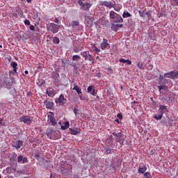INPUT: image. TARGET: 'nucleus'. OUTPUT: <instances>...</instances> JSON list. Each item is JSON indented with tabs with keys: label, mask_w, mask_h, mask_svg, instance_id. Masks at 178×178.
<instances>
[{
	"label": "nucleus",
	"mask_w": 178,
	"mask_h": 178,
	"mask_svg": "<svg viewBox=\"0 0 178 178\" xmlns=\"http://www.w3.org/2000/svg\"><path fill=\"white\" fill-rule=\"evenodd\" d=\"M92 95H97V92H95V89H93L91 92Z\"/></svg>",
	"instance_id": "3c124183"
},
{
	"label": "nucleus",
	"mask_w": 178,
	"mask_h": 178,
	"mask_svg": "<svg viewBox=\"0 0 178 178\" xmlns=\"http://www.w3.org/2000/svg\"><path fill=\"white\" fill-rule=\"evenodd\" d=\"M44 84H45V81L42 80V82L40 83H39V86H44Z\"/></svg>",
	"instance_id": "603ef678"
},
{
	"label": "nucleus",
	"mask_w": 178,
	"mask_h": 178,
	"mask_svg": "<svg viewBox=\"0 0 178 178\" xmlns=\"http://www.w3.org/2000/svg\"><path fill=\"white\" fill-rule=\"evenodd\" d=\"M166 74H170L169 79H171V80H175V79H178V71L177 70H174L171 72H168L165 73Z\"/></svg>",
	"instance_id": "1a4fd4ad"
},
{
	"label": "nucleus",
	"mask_w": 178,
	"mask_h": 178,
	"mask_svg": "<svg viewBox=\"0 0 178 178\" xmlns=\"http://www.w3.org/2000/svg\"><path fill=\"white\" fill-rule=\"evenodd\" d=\"M19 121L22 122L25 124H31V123H33V120H31V117H30L29 115H22V117H21L19 118Z\"/></svg>",
	"instance_id": "0eeeda50"
},
{
	"label": "nucleus",
	"mask_w": 178,
	"mask_h": 178,
	"mask_svg": "<svg viewBox=\"0 0 178 178\" xmlns=\"http://www.w3.org/2000/svg\"><path fill=\"white\" fill-rule=\"evenodd\" d=\"M145 178H152L151 173L149 172H146L143 174Z\"/></svg>",
	"instance_id": "f704fd0d"
},
{
	"label": "nucleus",
	"mask_w": 178,
	"mask_h": 178,
	"mask_svg": "<svg viewBox=\"0 0 178 178\" xmlns=\"http://www.w3.org/2000/svg\"><path fill=\"white\" fill-rule=\"evenodd\" d=\"M109 45L110 44H109V42H108V40L105 38H103V41L100 44L101 49H102V51H105L106 48L109 47Z\"/></svg>",
	"instance_id": "9b49d317"
},
{
	"label": "nucleus",
	"mask_w": 178,
	"mask_h": 178,
	"mask_svg": "<svg viewBox=\"0 0 178 178\" xmlns=\"http://www.w3.org/2000/svg\"><path fill=\"white\" fill-rule=\"evenodd\" d=\"M29 29L31 31H34L35 30V26H34V25H30Z\"/></svg>",
	"instance_id": "a18cd8bd"
},
{
	"label": "nucleus",
	"mask_w": 178,
	"mask_h": 178,
	"mask_svg": "<svg viewBox=\"0 0 178 178\" xmlns=\"http://www.w3.org/2000/svg\"><path fill=\"white\" fill-rule=\"evenodd\" d=\"M77 3L81 7V9L85 12H88L90 8L92 6V4L86 2V0H78Z\"/></svg>",
	"instance_id": "f03ea898"
},
{
	"label": "nucleus",
	"mask_w": 178,
	"mask_h": 178,
	"mask_svg": "<svg viewBox=\"0 0 178 178\" xmlns=\"http://www.w3.org/2000/svg\"><path fill=\"white\" fill-rule=\"evenodd\" d=\"M33 0H26V1L28 2V3H31V1H32Z\"/></svg>",
	"instance_id": "bf43d9fd"
},
{
	"label": "nucleus",
	"mask_w": 178,
	"mask_h": 178,
	"mask_svg": "<svg viewBox=\"0 0 178 178\" xmlns=\"http://www.w3.org/2000/svg\"><path fill=\"white\" fill-rule=\"evenodd\" d=\"M11 66L13 68V74H17V63L14 62L11 63Z\"/></svg>",
	"instance_id": "4be33fe9"
},
{
	"label": "nucleus",
	"mask_w": 178,
	"mask_h": 178,
	"mask_svg": "<svg viewBox=\"0 0 178 178\" xmlns=\"http://www.w3.org/2000/svg\"><path fill=\"white\" fill-rule=\"evenodd\" d=\"M73 66H74V67H76V63H74V64L73 65Z\"/></svg>",
	"instance_id": "e2e57ef3"
},
{
	"label": "nucleus",
	"mask_w": 178,
	"mask_h": 178,
	"mask_svg": "<svg viewBox=\"0 0 178 178\" xmlns=\"http://www.w3.org/2000/svg\"><path fill=\"white\" fill-rule=\"evenodd\" d=\"M111 29H114L115 31H118V24H111Z\"/></svg>",
	"instance_id": "ea45409f"
},
{
	"label": "nucleus",
	"mask_w": 178,
	"mask_h": 178,
	"mask_svg": "<svg viewBox=\"0 0 178 178\" xmlns=\"http://www.w3.org/2000/svg\"><path fill=\"white\" fill-rule=\"evenodd\" d=\"M35 143L36 144H41V143H42V140H41L40 139H37V138H35Z\"/></svg>",
	"instance_id": "c03bdc74"
},
{
	"label": "nucleus",
	"mask_w": 178,
	"mask_h": 178,
	"mask_svg": "<svg viewBox=\"0 0 178 178\" xmlns=\"http://www.w3.org/2000/svg\"><path fill=\"white\" fill-rule=\"evenodd\" d=\"M79 21H72V26L76 27V26H79Z\"/></svg>",
	"instance_id": "e433bc0d"
},
{
	"label": "nucleus",
	"mask_w": 178,
	"mask_h": 178,
	"mask_svg": "<svg viewBox=\"0 0 178 178\" xmlns=\"http://www.w3.org/2000/svg\"><path fill=\"white\" fill-rule=\"evenodd\" d=\"M0 178H2V177L1 176V175H0Z\"/></svg>",
	"instance_id": "774afa93"
},
{
	"label": "nucleus",
	"mask_w": 178,
	"mask_h": 178,
	"mask_svg": "<svg viewBox=\"0 0 178 178\" xmlns=\"http://www.w3.org/2000/svg\"><path fill=\"white\" fill-rule=\"evenodd\" d=\"M73 169V167L70 164H67L66 168L61 166L60 167V172L62 175L64 176H67L70 173H72V170Z\"/></svg>",
	"instance_id": "20e7f679"
},
{
	"label": "nucleus",
	"mask_w": 178,
	"mask_h": 178,
	"mask_svg": "<svg viewBox=\"0 0 178 178\" xmlns=\"http://www.w3.org/2000/svg\"><path fill=\"white\" fill-rule=\"evenodd\" d=\"M147 172V165L143 164L139 166V168L138 169V172L141 173L142 175H144Z\"/></svg>",
	"instance_id": "dca6fc26"
},
{
	"label": "nucleus",
	"mask_w": 178,
	"mask_h": 178,
	"mask_svg": "<svg viewBox=\"0 0 178 178\" xmlns=\"http://www.w3.org/2000/svg\"><path fill=\"white\" fill-rule=\"evenodd\" d=\"M172 96H173V94L172 93H169L166 95L165 99L168 101V102H172V101H173V99L172 98Z\"/></svg>",
	"instance_id": "393cba45"
},
{
	"label": "nucleus",
	"mask_w": 178,
	"mask_h": 178,
	"mask_svg": "<svg viewBox=\"0 0 178 178\" xmlns=\"http://www.w3.org/2000/svg\"><path fill=\"white\" fill-rule=\"evenodd\" d=\"M46 93L49 97H55V94H56V92H55V90H54V88H49L46 91Z\"/></svg>",
	"instance_id": "6ab92c4d"
},
{
	"label": "nucleus",
	"mask_w": 178,
	"mask_h": 178,
	"mask_svg": "<svg viewBox=\"0 0 178 178\" xmlns=\"http://www.w3.org/2000/svg\"><path fill=\"white\" fill-rule=\"evenodd\" d=\"M111 152H112V149H111V148L105 149V153L106 154V155H109V154H111Z\"/></svg>",
	"instance_id": "4c0bfd02"
},
{
	"label": "nucleus",
	"mask_w": 178,
	"mask_h": 178,
	"mask_svg": "<svg viewBox=\"0 0 178 178\" xmlns=\"http://www.w3.org/2000/svg\"><path fill=\"white\" fill-rule=\"evenodd\" d=\"M137 67L138 69H140L142 70H144V68L145 67V65L144 64V63L139 61L137 64Z\"/></svg>",
	"instance_id": "a878e982"
},
{
	"label": "nucleus",
	"mask_w": 178,
	"mask_h": 178,
	"mask_svg": "<svg viewBox=\"0 0 178 178\" xmlns=\"http://www.w3.org/2000/svg\"><path fill=\"white\" fill-rule=\"evenodd\" d=\"M27 162H28L27 158L22 157V163H27Z\"/></svg>",
	"instance_id": "de8ad7c7"
},
{
	"label": "nucleus",
	"mask_w": 178,
	"mask_h": 178,
	"mask_svg": "<svg viewBox=\"0 0 178 178\" xmlns=\"http://www.w3.org/2000/svg\"><path fill=\"white\" fill-rule=\"evenodd\" d=\"M70 126V124L69 123V122H65L64 125L61 126V129L62 130H66L69 129Z\"/></svg>",
	"instance_id": "cd10ccee"
},
{
	"label": "nucleus",
	"mask_w": 178,
	"mask_h": 178,
	"mask_svg": "<svg viewBox=\"0 0 178 178\" xmlns=\"http://www.w3.org/2000/svg\"><path fill=\"white\" fill-rule=\"evenodd\" d=\"M56 103L58 104L60 106L65 105L66 104V99L63 97V95H60L58 99L56 100Z\"/></svg>",
	"instance_id": "f8f14e48"
},
{
	"label": "nucleus",
	"mask_w": 178,
	"mask_h": 178,
	"mask_svg": "<svg viewBox=\"0 0 178 178\" xmlns=\"http://www.w3.org/2000/svg\"><path fill=\"white\" fill-rule=\"evenodd\" d=\"M81 55L83 56V58H85V60H89V62L94 63V57H92V55L90 54V51H83L81 53Z\"/></svg>",
	"instance_id": "39448f33"
},
{
	"label": "nucleus",
	"mask_w": 178,
	"mask_h": 178,
	"mask_svg": "<svg viewBox=\"0 0 178 178\" xmlns=\"http://www.w3.org/2000/svg\"><path fill=\"white\" fill-rule=\"evenodd\" d=\"M80 59V56L79 55H74L72 56V60H79Z\"/></svg>",
	"instance_id": "58836bf2"
},
{
	"label": "nucleus",
	"mask_w": 178,
	"mask_h": 178,
	"mask_svg": "<svg viewBox=\"0 0 178 178\" xmlns=\"http://www.w3.org/2000/svg\"><path fill=\"white\" fill-rule=\"evenodd\" d=\"M158 88L160 92L161 91H162V90H165V91H168V86L165 85H161L160 86H158Z\"/></svg>",
	"instance_id": "7c9ffc66"
},
{
	"label": "nucleus",
	"mask_w": 178,
	"mask_h": 178,
	"mask_svg": "<svg viewBox=\"0 0 178 178\" xmlns=\"http://www.w3.org/2000/svg\"><path fill=\"white\" fill-rule=\"evenodd\" d=\"M122 27H123V24H117V29L122 28Z\"/></svg>",
	"instance_id": "6e6d98bb"
},
{
	"label": "nucleus",
	"mask_w": 178,
	"mask_h": 178,
	"mask_svg": "<svg viewBox=\"0 0 178 178\" xmlns=\"http://www.w3.org/2000/svg\"><path fill=\"white\" fill-rule=\"evenodd\" d=\"M29 73V71H27V70H26L25 72H24V74H27Z\"/></svg>",
	"instance_id": "052dcab7"
},
{
	"label": "nucleus",
	"mask_w": 178,
	"mask_h": 178,
	"mask_svg": "<svg viewBox=\"0 0 178 178\" xmlns=\"http://www.w3.org/2000/svg\"><path fill=\"white\" fill-rule=\"evenodd\" d=\"M139 12V15L140 16V17H151V13L148 11H147V9L145 10H140V11H138Z\"/></svg>",
	"instance_id": "4468645a"
},
{
	"label": "nucleus",
	"mask_w": 178,
	"mask_h": 178,
	"mask_svg": "<svg viewBox=\"0 0 178 178\" xmlns=\"http://www.w3.org/2000/svg\"><path fill=\"white\" fill-rule=\"evenodd\" d=\"M60 42V40L58 39V37H54V44H59Z\"/></svg>",
	"instance_id": "c9c22d12"
},
{
	"label": "nucleus",
	"mask_w": 178,
	"mask_h": 178,
	"mask_svg": "<svg viewBox=\"0 0 178 178\" xmlns=\"http://www.w3.org/2000/svg\"><path fill=\"white\" fill-rule=\"evenodd\" d=\"M117 117L118 118V119H119L120 120H122V119H123V115H122V113H118V114L117 115Z\"/></svg>",
	"instance_id": "79ce46f5"
},
{
	"label": "nucleus",
	"mask_w": 178,
	"mask_h": 178,
	"mask_svg": "<svg viewBox=\"0 0 178 178\" xmlns=\"http://www.w3.org/2000/svg\"><path fill=\"white\" fill-rule=\"evenodd\" d=\"M99 5H101V6H106V8H108V9H112V8H113L112 1H100Z\"/></svg>",
	"instance_id": "9d476101"
},
{
	"label": "nucleus",
	"mask_w": 178,
	"mask_h": 178,
	"mask_svg": "<svg viewBox=\"0 0 178 178\" xmlns=\"http://www.w3.org/2000/svg\"><path fill=\"white\" fill-rule=\"evenodd\" d=\"M164 77H165V79H169V77H170V74H166V73H165Z\"/></svg>",
	"instance_id": "864d4df0"
},
{
	"label": "nucleus",
	"mask_w": 178,
	"mask_h": 178,
	"mask_svg": "<svg viewBox=\"0 0 178 178\" xmlns=\"http://www.w3.org/2000/svg\"><path fill=\"white\" fill-rule=\"evenodd\" d=\"M15 83V78L10 77V79L5 81V85L6 88H10L12 86H13V83Z\"/></svg>",
	"instance_id": "2eb2a0df"
},
{
	"label": "nucleus",
	"mask_w": 178,
	"mask_h": 178,
	"mask_svg": "<svg viewBox=\"0 0 178 178\" xmlns=\"http://www.w3.org/2000/svg\"><path fill=\"white\" fill-rule=\"evenodd\" d=\"M22 145H23V141L18 140L17 142H16L15 143V145H13V147H14V148H16V149H20Z\"/></svg>",
	"instance_id": "412c9836"
},
{
	"label": "nucleus",
	"mask_w": 178,
	"mask_h": 178,
	"mask_svg": "<svg viewBox=\"0 0 178 178\" xmlns=\"http://www.w3.org/2000/svg\"><path fill=\"white\" fill-rule=\"evenodd\" d=\"M23 161V156H19L17 157V162H22Z\"/></svg>",
	"instance_id": "37998d69"
},
{
	"label": "nucleus",
	"mask_w": 178,
	"mask_h": 178,
	"mask_svg": "<svg viewBox=\"0 0 178 178\" xmlns=\"http://www.w3.org/2000/svg\"><path fill=\"white\" fill-rule=\"evenodd\" d=\"M80 51H83L81 45L79 44H74V52L77 54L78 52H80Z\"/></svg>",
	"instance_id": "aec40b11"
},
{
	"label": "nucleus",
	"mask_w": 178,
	"mask_h": 178,
	"mask_svg": "<svg viewBox=\"0 0 178 178\" xmlns=\"http://www.w3.org/2000/svg\"><path fill=\"white\" fill-rule=\"evenodd\" d=\"M92 49L94 51V52H96V54L101 52V50L99 49H98V47L97 46H95V44H94L92 47Z\"/></svg>",
	"instance_id": "473e14b6"
},
{
	"label": "nucleus",
	"mask_w": 178,
	"mask_h": 178,
	"mask_svg": "<svg viewBox=\"0 0 178 178\" xmlns=\"http://www.w3.org/2000/svg\"><path fill=\"white\" fill-rule=\"evenodd\" d=\"M29 143H31V144H33V143H35V138L29 139Z\"/></svg>",
	"instance_id": "09e8293b"
},
{
	"label": "nucleus",
	"mask_w": 178,
	"mask_h": 178,
	"mask_svg": "<svg viewBox=\"0 0 178 178\" xmlns=\"http://www.w3.org/2000/svg\"><path fill=\"white\" fill-rule=\"evenodd\" d=\"M110 21L113 23H123V18L120 15L116 13L115 11H111L109 13Z\"/></svg>",
	"instance_id": "f257e3e1"
},
{
	"label": "nucleus",
	"mask_w": 178,
	"mask_h": 178,
	"mask_svg": "<svg viewBox=\"0 0 178 178\" xmlns=\"http://www.w3.org/2000/svg\"><path fill=\"white\" fill-rule=\"evenodd\" d=\"M79 95V98L81 100H83V96H81V95Z\"/></svg>",
	"instance_id": "13d9d810"
},
{
	"label": "nucleus",
	"mask_w": 178,
	"mask_h": 178,
	"mask_svg": "<svg viewBox=\"0 0 178 178\" xmlns=\"http://www.w3.org/2000/svg\"><path fill=\"white\" fill-rule=\"evenodd\" d=\"M43 104L47 109H52V108H54V102H52V100L49 101L45 99L44 100Z\"/></svg>",
	"instance_id": "ddd939ff"
},
{
	"label": "nucleus",
	"mask_w": 178,
	"mask_h": 178,
	"mask_svg": "<svg viewBox=\"0 0 178 178\" xmlns=\"http://www.w3.org/2000/svg\"><path fill=\"white\" fill-rule=\"evenodd\" d=\"M159 109H160V113H165V112H168V106H163V105H161L160 104V107H159Z\"/></svg>",
	"instance_id": "5701e85b"
},
{
	"label": "nucleus",
	"mask_w": 178,
	"mask_h": 178,
	"mask_svg": "<svg viewBox=\"0 0 178 178\" xmlns=\"http://www.w3.org/2000/svg\"><path fill=\"white\" fill-rule=\"evenodd\" d=\"M0 124H1V126H4L5 125V122H3V119H0Z\"/></svg>",
	"instance_id": "8fccbe9b"
},
{
	"label": "nucleus",
	"mask_w": 178,
	"mask_h": 178,
	"mask_svg": "<svg viewBox=\"0 0 178 178\" xmlns=\"http://www.w3.org/2000/svg\"><path fill=\"white\" fill-rule=\"evenodd\" d=\"M94 90V86H90L88 87V92H91Z\"/></svg>",
	"instance_id": "a19ab883"
},
{
	"label": "nucleus",
	"mask_w": 178,
	"mask_h": 178,
	"mask_svg": "<svg viewBox=\"0 0 178 178\" xmlns=\"http://www.w3.org/2000/svg\"><path fill=\"white\" fill-rule=\"evenodd\" d=\"M163 116V114L162 113H159L158 114H156L154 115V119H156V120H161Z\"/></svg>",
	"instance_id": "c85d7f7f"
},
{
	"label": "nucleus",
	"mask_w": 178,
	"mask_h": 178,
	"mask_svg": "<svg viewBox=\"0 0 178 178\" xmlns=\"http://www.w3.org/2000/svg\"><path fill=\"white\" fill-rule=\"evenodd\" d=\"M24 24H26L27 26H30V20L25 19Z\"/></svg>",
	"instance_id": "49530a36"
},
{
	"label": "nucleus",
	"mask_w": 178,
	"mask_h": 178,
	"mask_svg": "<svg viewBox=\"0 0 178 178\" xmlns=\"http://www.w3.org/2000/svg\"><path fill=\"white\" fill-rule=\"evenodd\" d=\"M70 134H72V136H77V134H80V129L79 128H75V129H72V128H70Z\"/></svg>",
	"instance_id": "f3484780"
},
{
	"label": "nucleus",
	"mask_w": 178,
	"mask_h": 178,
	"mask_svg": "<svg viewBox=\"0 0 178 178\" xmlns=\"http://www.w3.org/2000/svg\"><path fill=\"white\" fill-rule=\"evenodd\" d=\"M115 122H117V123H120V122H119V120H118V119H116V120H115Z\"/></svg>",
	"instance_id": "680f3d73"
},
{
	"label": "nucleus",
	"mask_w": 178,
	"mask_h": 178,
	"mask_svg": "<svg viewBox=\"0 0 178 178\" xmlns=\"http://www.w3.org/2000/svg\"><path fill=\"white\" fill-rule=\"evenodd\" d=\"M74 114L76 115V109L74 110Z\"/></svg>",
	"instance_id": "0e129e2a"
},
{
	"label": "nucleus",
	"mask_w": 178,
	"mask_h": 178,
	"mask_svg": "<svg viewBox=\"0 0 178 178\" xmlns=\"http://www.w3.org/2000/svg\"><path fill=\"white\" fill-rule=\"evenodd\" d=\"M54 23H59V19L55 18L54 19Z\"/></svg>",
	"instance_id": "4d7b16f0"
},
{
	"label": "nucleus",
	"mask_w": 178,
	"mask_h": 178,
	"mask_svg": "<svg viewBox=\"0 0 178 178\" xmlns=\"http://www.w3.org/2000/svg\"><path fill=\"white\" fill-rule=\"evenodd\" d=\"M47 122L51 126H56V119L55 118V114L51 111L47 113Z\"/></svg>",
	"instance_id": "7ed1b4c3"
},
{
	"label": "nucleus",
	"mask_w": 178,
	"mask_h": 178,
	"mask_svg": "<svg viewBox=\"0 0 178 178\" xmlns=\"http://www.w3.org/2000/svg\"><path fill=\"white\" fill-rule=\"evenodd\" d=\"M122 17H124V19H126V17H131V14H130V13L129 12H124Z\"/></svg>",
	"instance_id": "72a5a7b5"
},
{
	"label": "nucleus",
	"mask_w": 178,
	"mask_h": 178,
	"mask_svg": "<svg viewBox=\"0 0 178 178\" xmlns=\"http://www.w3.org/2000/svg\"><path fill=\"white\" fill-rule=\"evenodd\" d=\"M47 30L48 31H51L53 33V34H56L59 30V25L54 23H51L48 26H47Z\"/></svg>",
	"instance_id": "423d86ee"
},
{
	"label": "nucleus",
	"mask_w": 178,
	"mask_h": 178,
	"mask_svg": "<svg viewBox=\"0 0 178 178\" xmlns=\"http://www.w3.org/2000/svg\"><path fill=\"white\" fill-rule=\"evenodd\" d=\"M159 80L160 81H163V83H166V77H165V75L162 76V74H159Z\"/></svg>",
	"instance_id": "2f4dec72"
},
{
	"label": "nucleus",
	"mask_w": 178,
	"mask_h": 178,
	"mask_svg": "<svg viewBox=\"0 0 178 178\" xmlns=\"http://www.w3.org/2000/svg\"><path fill=\"white\" fill-rule=\"evenodd\" d=\"M113 136H114L115 137V140H117V143H120V144H121V145H123V143H124V140L122 139V132H113Z\"/></svg>",
	"instance_id": "6e6552de"
},
{
	"label": "nucleus",
	"mask_w": 178,
	"mask_h": 178,
	"mask_svg": "<svg viewBox=\"0 0 178 178\" xmlns=\"http://www.w3.org/2000/svg\"><path fill=\"white\" fill-rule=\"evenodd\" d=\"M0 48H2V45L0 44Z\"/></svg>",
	"instance_id": "69168bd1"
},
{
	"label": "nucleus",
	"mask_w": 178,
	"mask_h": 178,
	"mask_svg": "<svg viewBox=\"0 0 178 178\" xmlns=\"http://www.w3.org/2000/svg\"><path fill=\"white\" fill-rule=\"evenodd\" d=\"M73 90L76 91L78 95H80L83 94V92L81 91V89H80V88H79L78 86H74V88H73Z\"/></svg>",
	"instance_id": "bb28decb"
},
{
	"label": "nucleus",
	"mask_w": 178,
	"mask_h": 178,
	"mask_svg": "<svg viewBox=\"0 0 178 178\" xmlns=\"http://www.w3.org/2000/svg\"><path fill=\"white\" fill-rule=\"evenodd\" d=\"M55 133V131L52 128H49L47 130L46 134L48 137V138H50V140H52V134Z\"/></svg>",
	"instance_id": "a211bd4d"
},
{
	"label": "nucleus",
	"mask_w": 178,
	"mask_h": 178,
	"mask_svg": "<svg viewBox=\"0 0 178 178\" xmlns=\"http://www.w3.org/2000/svg\"><path fill=\"white\" fill-rule=\"evenodd\" d=\"M119 62H120L121 63H127V65H131V60H124V58L120 59Z\"/></svg>",
	"instance_id": "c756f323"
},
{
	"label": "nucleus",
	"mask_w": 178,
	"mask_h": 178,
	"mask_svg": "<svg viewBox=\"0 0 178 178\" xmlns=\"http://www.w3.org/2000/svg\"><path fill=\"white\" fill-rule=\"evenodd\" d=\"M52 79H54L55 81H59V79H60V77H59V74L57 72H53Z\"/></svg>",
	"instance_id": "b1692460"
},
{
	"label": "nucleus",
	"mask_w": 178,
	"mask_h": 178,
	"mask_svg": "<svg viewBox=\"0 0 178 178\" xmlns=\"http://www.w3.org/2000/svg\"><path fill=\"white\" fill-rule=\"evenodd\" d=\"M7 173H10V167H8L6 169Z\"/></svg>",
	"instance_id": "5fc2aeb1"
},
{
	"label": "nucleus",
	"mask_w": 178,
	"mask_h": 178,
	"mask_svg": "<svg viewBox=\"0 0 178 178\" xmlns=\"http://www.w3.org/2000/svg\"><path fill=\"white\" fill-rule=\"evenodd\" d=\"M98 58H99V56H97V59H98Z\"/></svg>",
	"instance_id": "338daca9"
}]
</instances>
